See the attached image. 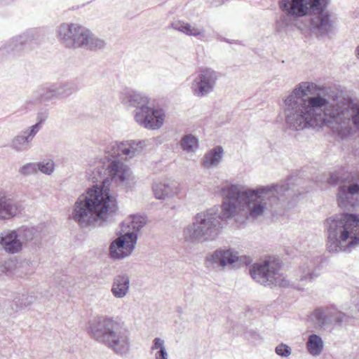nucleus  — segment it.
<instances>
[{
    "mask_svg": "<svg viewBox=\"0 0 359 359\" xmlns=\"http://www.w3.org/2000/svg\"><path fill=\"white\" fill-rule=\"evenodd\" d=\"M275 353L281 358H288L292 355V348L282 342L276 346Z\"/></svg>",
    "mask_w": 359,
    "mask_h": 359,
    "instance_id": "36",
    "label": "nucleus"
},
{
    "mask_svg": "<svg viewBox=\"0 0 359 359\" xmlns=\"http://www.w3.org/2000/svg\"><path fill=\"white\" fill-rule=\"evenodd\" d=\"M359 317V302L345 313L339 311L334 306L316 308L309 316L310 321L317 328H325L330 325L341 326L348 322L351 318Z\"/></svg>",
    "mask_w": 359,
    "mask_h": 359,
    "instance_id": "9",
    "label": "nucleus"
},
{
    "mask_svg": "<svg viewBox=\"0 0 359 359\" xmlns=\"http://www.w3.org/2000/svg\"><path fill=\"white\" fill-rule=\"evenodd\" d=\"M359 197V173L351 175L339 187L337 201L342 208L353 207Z\"/></svg>",
    "mask_w": 359,
    "mask_h": 359,
    "instance_id": "13",
    "label": "nucleus"
},
{
    "mask_svg": "<svg viewBox=\"0 0 359 359\" xmlns=\"http://www.w3.org/2000/svg\"><path fill=\"white\" fill-rule=\"evenodd\" d=\"M321 258L315 257L311 259H306L296 271V280L299 282L294 287L302 290L303 287L311 283L320 275V264Z\"/></svg>",
    "mask_w": 359,
    "mask_h": 359,
    "instance_id": "16",
    "label": "nucleus"
},
{
    "mask_svg": "<svg viewBox=\"0 0 359 359\" xmlns=\"http://www.w3.org/2000/svg\"><path fill=\"white\" fill-rule=\"evenodd\" d=\"M60 42L67 48H84L99 50L104 48L106 42L90 30L76 24L62 23L57 28Z\"/></svg>",
    "mask_w": 359,
    "mask_h": 359,
    "instance_id": "7",
    "label": "nucleus"
},
{
    "mask_svg": "<svg viewBox=\"0 0 359 359\" xmlns=\"http://www.w3.org/2000/svg\"><path fill=\"white\" fill-rule=\"evenodd\" d=\"M165 112L161 108H142L139 112L135 113V121L142 127L149 130L160 128L164 122Z\"/></svg>",
    "mask_w": 359,
    "mask_h": 359,
    "instance_id": "15",
    "label": "nucleus"
},
{
    "mask_svg": "<svg viewBox=\"0 0 359 359\" xmlns=\"http://www.w3.org/2000/svg\"><path fill=\"white\" fill-rule=\"evenodd\" d=\"M221 74L210 67H201L191 83V90L197 97L212 93Z\"/></svg>",
    "mask_w": 359,
    "mask_h": 359,
    "instance_id": "10",
    "label": "nucleus"
},
{
    "mask_svg": "<svg viewBox=\"0 0 359 359\" xmlns=\"http://www.w3.org/2000/svg\"><path fill=\"white\" fill-rule=\"evenodd\" d=\"M34 39V32L32 30L13 38L8 44L0 48V60L31 50Z\"/></svg>",
    "mask_w": 359,
    "mask_h": 359,
    "instance_id": "12",
    "label": "nucleus"
},
{
    "mask_svg": "<svg viewBox=\"0 0 359 359\" xmlns=\"http://www.w3.org/2000/svg\"><path fill=\"white\" fill-rule=\"evenodd\" d=\"M48 112L45 110V111H39L38 114H37V123H35L34 125L32 126L31 127H29L30 128H33L34 127H36V126H38L39 128L37 129V133L41 130V124L46 121V120L48 118Z\"/></svg>",
    "mask_w": 359,
    "mask_h": 359,
    "instance_id": "37",
    "label": "nucleus"
},
{
    "mask_svg": "<svg viewBox=\"0 0 359 359\" xmlns=\"http://www.w3.org/2000/svg\"><path fill=\"white\" fill-rule=\"evenodd\" d=\"M18 172L24 176L35 175L38 172L36 163H27L20 167Z\"/></svg>",
    "mask_w": 359,
    "mask_h": 359,
    "instance_id": "35",
    "label": "nucleus"
},
{
    "mask_svg": "<svg viewBox=\"0 0 359 359\" xmlns=\"http://www.w3.org/2000/svg\"><path fill=\"white\" fill-rule=\"evenodd\" d=\"M38 126L28 128L14 137L11 142V147L17 152H25L31 148L32 142L37 134Z\"/></svg>",
    "mask_w": 359,
    "mask_h": 359,
    "instance_id": "17",
    "label": "nucleus"
},
{
    "mask_svg": "<svg viewBox=\"0 0 359 359\" xmlns=\"http://www.w3.org/2000/svg\"><path fill=\"white\" fill-rule=\"evenodd\" d=\"M205 261L209 266L214 269H224L237 262L249 264L252 259L250 257H239L238 252L232 248H219L208 254Z\"/></svg>",
    "mask_w": 359,
    "mask_h": 359,
    "instance_id": "11",
    "label": "nucleus"
},
{
    "mask_svg": "<svg viewBox=\"0 0 359 359\" xmlns=\"http://www.w3.org/2000/svg\"><path fill=\"white\" fill-rule=\"evenodd\" d=\"M53 87L56 90L57 98L68 97L77 90L76 84L72 82L53 83Z\"/></svg>",
    "mask_w": 359,
    "mask_h": 359,
    "instance_id": "27",
    "label": "nucleus"
},
{
    "mask_svg": "<svg viewBox=\"0 0 359 359\" xmlns=\"http://www.w3.org/2000/svg\"><path fill=\"white\" fill-rule=\"evenodd\" d=\"M129 230L127 232H135L137 235L140 229L146 224V219L144 217L138 215L131 217L129 222H123Z\"/></svg>",
    "mask_w": 359,
    "mask_h": 359,
    "instance_id": "29",
    "label": "nucleus"
},
{
    "mask_svg": "<svg viewBox=\"0 0 359 359\" xmlns=\"http://www.w3.org/2000/svg\"><path fill=\"white\" fill-rule=\"evenodd\" d=\"M208 3L211 6L217 7L218 6L223 4L224 3V0H208Z\"/></svg>",
    "mask_w": 359,
    "mask_h": 359,
    "instance_id": "39",
    "label": "nucleus"
},
{
    "mask_svg": "<svg viewBox=\"0 0 359 359\" xmlns=\"http://www.w3.org/2000/svg\"><path fill=\"white\" fill-rule=\"evenodd\" d=\"M0 245L9 254L18 253L22 248L21 240H20L18 231L15 230H6L1 232Z\"/></svg>",
    "mask_w": 359,
    "mask_h": 359,
    "instance_id": "20",
    "label": "nucleus"
},
{
    "mask_svg": "<svg viewBox=\"0 0 359 359\" xmlns=\"http://www.w3.org/2000/svg\"><path fill=\"white\" fill-rule=\"evenodd\" d=\"M222 157L223 149L222 147L217 146L205 155L203 165L205 168L215 167L220 163Z\"/></svg>",
    "mask_w": 359,
    "mask_h": 359,
    "instance_id": "25",
    "label": "nucleus"
},
{
    "mask_svg": "<svg viewBox=\"0 0 359 359\" xmlns=\"http://www.w3.org/2000/svg\"><path fill=\"white\" fill-rule=\"evenodd\" d=\"M281 260L275 257H269L262 262L254 264L250 270L251 277L264 286L286 287L289 282L280 272Z\"/></svg>",
    "mask_w": 359,
    "mask_h": 359,
    "instance_id": "8",
    "label": "nucleus"
},
{
    "mask_svg": "<svg viewBox=\"0 0 359 359\" xmlns=\"http://www.w3.org/2000/svg\"><path fill=\"white\" fill-rule=\"evenodd\" d=\"M315 85L301 82L284 100L285 126L292 130L320 128L328 126L341 140L354 132L352 124L359 130V104L343 98L333 103L319 93L309 96Z\"/></svg>",
    "mask_w": 359,
    "mask_h": 359,
    "instance_id": "2",
    "label": "nucleus"
},
{
    "mask_svg": "<svg viewBox=\"0 0 359 359\" xmlns=\"http://www.w3.org/2000/svg\"><path fill=\"white\" fill-rule=\"evenodd\" d=\"M341 180V178L339 175V173L337 172H333L331 173L330 177L327 179V183L330 184H337L339 181Z\"/></svg>",
    "mask_w": 359,
    "mask_h": 359,
    "instance_id": "38",
    "label": "nucleus"
},
{
    "mask_svg": "<svg viewBox=\"0 0 359 359\" xmlns=\"http://www.w3.org/2000/svg\"><path fill=\"white\" fill-rule=\"evenodd\" d=\"M224 41H226V42H229L226 39H223Z\"/></svg>",
    "mask_w": 359,
    "mask_h": 359,
    "instance_id": "42",
    "label": "nucleus"
},
{
    "mask_svg": "<svg viewBox=\"0 0 359 359\" xmlns=\"http://www.w3.org/2000/svg\"><path fill=\"white\" fill-rule=\"evenodd\" d=\"M288 180L280 185L271 184L257 189L230 184L222 188L223 201L194 217L191 225L184 229L186 241L205 243L215 241L233 218L238 205L243 207L248 220H256L270 212L274 215L280 205L281 198L290 191Z\"/></svg>",
    "mask_w": 359,
    "mask_h": 359,
    "instance_id": "1",
    "label": "nucleus"
},
{
    "mask_svg": "<svg viewBox=\"0 0 359 359\" xmlns=\"http://www.w3.org/2000/svg\"><path fill=\"white\" fill-rule=\"evenodd\" d=\"M16 231H18V235L20 240H21L22 245H23L24 242L32 240L34 234V229L32 228H20Z\"/></svg>",
    "mask_w": 359,
    "mask_h": 359,
    "instance_id": "34",
    "label": "nucleus"
},
{
    "mask_svg": "<svg viewBox=\"0 0 359 359\" xmlns=\"http://www.w3.org/2000/svg\"><path fill=\"white\" fill-rule=\"evenodd\" d=\"M151 350L156 351L155 353V359H168V354L167 353L165 341L163 339L156 337L153 341V345L151 346Z\"/></svg>",
    "mask_w": 359,
    "mask_h": 359,
    "instance_id": "30",
    "label": "nucleus"
},
{
    "mask_svg": "<svg viewBox=\"0 0 359 359\" xmlns=\"http://www.w3.org/2000/svg\"><path fill=\"white\" fill-rule=\"evenodd\" d=\"M123 142L122 155L132 158L140 154L146 146L144 140H129Z\"/></svg>",
    "mask_w": 359,
    "mask_h": 359,
    "instance_id": "24",
    "label": "nucleus"
},
{
    "mask_svg": "<svg viewBox=\"0 0 359 359\" xmlns=\"http://www.w3.org/2000/svg\"><path fill=\"white\" fill-rule=\"evenodd\" d=\"M122 149V142L109 143L104 156L88 168V179L95 184L77 198L70 215L81 227L106 221L109 214L118 210L117 201L110 194V184L114 181L118 186H124L131 175L130 168L119 159Z\"/></svg>",
    "mask_w": 359,
    "mask_h": 359,
    "instance_id": "3",
    "label": "nucleus"
},
{
    "mask_svg": "<svg viewBox=\"0 0 359 359\" xmlns=\"http://www.w3.org/2000/svg\"><path fill=\"white\" fill-rule=\"evenodd\" d=\"M327 235V248L330 252L346 251L359 245V216L352 213L335 215L325 223Z\"/></svg>",
    "mask_w": 359,
    "mask_h": 359,
    "instance_id": "6",
    "label": "nucleus"
},
{
    "mask_svg": "<svg viewBox=\"0 0 359 359\" xmlns=\"http://www.w3.org/2000/svg\"><path fill=\"white\" fill-rule=\"evenodd\" d=\"M329 0H279L283 16L276 22L278 29L296 25L299 18L309 17L305 26L312 34L325 36L335 28V21L327 10Z\"/></svg>",
    "mask_w": 359,
    "mask_h": 359,
    "instance_id": "4",
    "label": "nucleus"
},
{
    "mask_svg": "<svg viewBox=\"0 0 359 359\" xmlns=\"http://www.w3.org/2000/svg\"><path fill=\"white\" fill-rule=\"evenodd\" d=\"M92 339L112 350L118 355L128 353L130 347V332L118 318L97 316L88 323Z\"/></svg>",
    "mask_w": 359,
    "mask_h": 359,
    "instance_id": "5",
    "label": "nucleus"
},
{
    "mask_svg": "<svg viewBox=\"0 0 359 359\" xmlns=\"http://www.w3.org/2000/svg\"><path fill=\"white\" fill-rule=\"evenodd\" d=\"M197 139L192 135H187L181 140L182 148L187 151H193L197 147Z\"/></svg>",
    "mask_w": 359,
    "mask_h": 359,
    "instance_id": "33",
    "label": "nucleus"
},
{
    "mask_svg": "<svg viewBox=\"0 0 359 359\" xmlns=\"http://www.w3.org/2000/svg\"><path fill=\"white\" fill-rule=\"evenodd\" d=\"M35 300L36 296L34 292L18 294L13 299L16 307L15 310L27 307L34 303Z\"/></svg>",
    "mask_w": 359,
    "mask_h": 359,
    "instance_id": "28",
    "label": "nucleus"
},
{
    "mask_svg": "<svg viewBox=\"0 0 359 359\" xmlns=\"http://www.w3.org/2000/svg\"><path fill=\"white\" fill-rule=\"evenodd\" d=\"M21 210L19 202L8 198L6 191L0 188V220H6L15 217Z\"/></svg>",
    "mask_w": 359,
    "mask_h": 359,
    "instance_id": "18",
    "label": "nucleus"
},
{
    "mask_svg": "<svg viewBox=\"0 0 359 359\" xmlns=\"http://www.w3.org/2000/svg\"><path fill=\"white\" fill-rule=\"evenodd\" d=\"M355 54L358 59H359V45L355 48Z\"/></svg>",
    "mask_w": 359,
    "mask_h": 359,
    "instance_id": "41",
    "label": "nucleus"
},
{
    "mask_svg": "<svg viewBox=\"0 0 359 359\" xmlns=\"http://www.w3.org/2000/svg\"><path fill=\"white\" fill-rule=\"evenodd\" d=\"M130 287V278L126 273H120L114 278L111 292L114 297L122 299L125 297Z\"/></svg>",
    "mask_w": 359,
    "mask_h": 359,
    "instance_id": "22",
    "label": "nucleus"
},
{
    "mask_svg": "<svg viewBox=\"0 0 359 359\" xmlns=\"http://www.w3.org/2000/svg\"><path fill=\"white\" fill-rule=\"evenodd\" d=\"M154 194L158 200H165L175 196L178 193V184L170 180L155 182L152 186Z\"/></svg>",
    "mask_w": 359,
    "mask_h": 359,
    "instance_id": "19",
    "label": "nucleus"
},
{
    "mask_svg": "<svg viewBox=\"0 0 359 359\" xmlns=\"http://www.w3.org/2000/svg\"><path fill=\"white\" fill-rule=\"evenodd\" d=\"M38 171L43 174L50 175L55 170V163L52 159L43 160L36 163Z\"/></svg>",
    "mask_w": 359,
    "mask_h": 359,
    "instance_id": "32",
    "label": "nucleus"
},
{
    "mask_svg": "<svg viewBox=\"0 0 359 359\" xmlns=\"http://www.w3.org/2000/svg\"><path fill=\"white\" fill-rule=\"evenodd\" d=\"M173 29L180 32L187 36L199 37L203 41H207L205 30L203 27H199L196 25H191L183 21L172 22Z\"/></svg>",
    "mask_w": 359,
    "mask_h": 359,
    "instance_id": "21",
    "label": "nucleus"
},
{
    "mask_svg": "<svg viewBox=\"0 0 359 359\" xmlns=\"http://www.w3.org/2000/svg\"><path fill=\"white\" fill-rule=\"evenodd\" d=\"M126 102L130 107H135L134 114L139 112L142 108H147L149 107L148 104L150 99L144 93L140 92H130L128 93L126 97Z\"/></svg>",
    "mask_w": 359,
    "mask_h": 359,
    "instance_id": "23",
    "label": "nucleus"
},
{
    "mask_svg": "<svg viewBox=\"0 0 359 359\" xmlns=\"http://www.w3.org/2000/svg\"><path fill=\"white\" fill-rule=\"evenodd\" d=\"M247 334H250V335L252 337V338H254L255 339L259 338V335L255 332H247Z\"/></svg>",
    "mask_w": 359,
    "mask_h": 359,
    "instance_id": "40",
    "label": "nucleus"
},
{
    "mask_svg": "<svg viewBox=\"0 0 359 359\" xmlns=\"http://www.w3.org/2000/svg\"><path fill=\"white\" fill-rule=\"evenodd\" d=\"M137 241L135 232H126L114 240L109 246V255L114 259H122L133 252Z\"/></svg>",
    "mask_w": 359,
    "mask_h": 359,
    "instance_id": "14",
    "label": "nucleus"
},
{
    "mask_svg": "<svg viewBox=\"0 0 359 359\" xmlns=\"http://www.w3.org/2000/svg\"><path fill=\"white\" fill-rule=\"evenodd\" d=\"M308 352L313 356L319 355L323 350V341L322 338L316 334H311L306 344Z\"/></svg>",
    "mask_w": 359,
    "mask_h": 359,
    "instance_id": "26",
    "label": "nucleus"
},
{
    "mask_svg": "<svg viewBox=\"0 0 359 359\" xmlns=\"http://www.w3.org/2000/svg\"><path fill=\"white\" fill-rule=\"evenodd\" d=\"M57 98L56 90L53 87V83L41 88L38 93L37 100L39 102H48Z\"/></svg>",
    "mask_w": 359,
    "mask_h": 359,
    "instance_id": "31",
    "label": "nucleus"
}]
</instances>
